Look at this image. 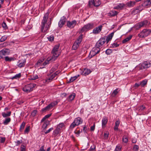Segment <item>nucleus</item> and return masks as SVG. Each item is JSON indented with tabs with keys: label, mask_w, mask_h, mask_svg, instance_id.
<instances>
[{
	"label": "nucleus",
	"mask_w": 151,
	"mask_h": 151,
	"mask_svg": "<svg viewBox=\"0 0 151 151\" xmlns=\"http://www.w3.org/2000/svg\"><path fill=\"white\" fill-rule=\"evenodd\" d=\"M49 13L47 12L44 15L43 19L42 21L41 25V31L43 32H45L50 27L51 24V18H50V20L47 23V20L48 18Z\"/></svg>",
	"instance_id": "obj_1"
},
{
	"label": "nucleus",
	"mask_w": 151,
	"mask_h": 151,
	"mask_svg": "<svg viewBox=\"0 0 151 151\" xmlns=\"http://www.w3.org/2000/svg\"><path fill=\"white\" fill-rule=\"evenodd\" d=\"M94 27V24L92 22L88 23L85 25L81 28V32H86L89 30L92 29Z\"/></svg>",
	"instance_id": "obj_2"
},
{
	"label": "nucleus",
	"mask_w": 151,
	"mask_h": 151,
	"mask_svg": "<svg viewBox=\"0 0 151 151\" xmlns=\"http://www.w3.org/2000/svg\"><path fill=\"white\" fill-rule=\"evenodd\" d=\"M100 48L98 46H96L93 47L90 51L88 58L91 59L93 57L95 56L97 54H98L100 52Z\"/></svg>",
	"instance_id": "obj_3"
},
{
	"label": "nucleus",
	"mask_w": 151,
	"mask_h": 151,
	"mask_svg": "<svg viewBox=\"0 0 151 151\" xmlns=\"http://www.w3.org/2000/svg\"><path fill=\"white\" fill-rule=\"evenodd\" d=\"M35 84L33 83H30L25 85L22 89L23 90L27 93H29L33 90V88L35 86Z\"/></svg>",
	"instance_id": "obj_4"
},
{
	"label": "nucleus",
	"mask_w": 151,
	"mask_h": 151,
	"mask_svg": "<svg viewBox=\"0 0 151 151\" xmlns=\"http://www.w3.org/2000/svg\"><path fill=\"white\" fill-rule=\"evenodd\" d=\"M151 32V29H145L138 34V36L139 37H145L149 35Z\"/></svg>",
	"instance_id": "obj_5"
},
{
	"label": "nucleus",
	"mask_w": 151,
	"mask_h": 151,
	"mask_svg": "<svg viewBox=\"0 0 151 151\" xmlns=\"http://www.w3.org/2000/svg\"><path fill=\"white\" fill-rule=\"evenodd\" d=\"M149 24V22L147 20H145L138 23L136 25V28L137 29H139L142 27H146Z\"/></svg>",
	"instance_id": "obj_6"
},
{
	"label": "nucleus",
	"mask_w": 151,
	"mask_h": 151,
	"mask_svg": "<svg viewBox=\"0 0 151 151\" xmlns=\"http://www.w3.org/2000/svg\"><path fill=\"white\" fill-rule=\"evenodd\" d=\"M106 42V41L104 37H101L96 43V46L100 47L104 45Z\"/></svg>",
	"instance_id": "obj_7"
},
{
	"label": "nucleus",
	"mask_w": 151,
	"mask_h": 151,
	"mask_svg": "<svg viewBox=\"0 0 151 151\" xmlns=\"http://www.w3.org/2000/svg\"><path fill=\"white\" fill-rule=\"evenodd\" d=\"M76 24V22L75 20H73L72 22L68 21L67 23V26L69 28H73L75 26Z\"/></svg>",
	"instance_id": "obj_8"
},
{
	"label": "nucleus",
	"mask_w": 151,
	"mask_h": 151,
	"mask_svg": "<svg viewBox=\"0 0 151 151\" xmlns=\"http://www.w3.org/2000/svg\"><path fill=\"white\" fill-rule=\"evenodd\" d=\"M8 50L7 49H3L0 51V58H3L4 56L8 55L9 54Z\"/></svg>",
	"instance_id": "obj_9"
},
{
	"label": "nucleus",
	"mask_w": 151,
	"mask_h": 151,
	"mask_svg": "<svg viewBox=\"0 0 151 151\" xmlns=\"http://www.w3.org/2000/svg\"><path fill=\"white\" fill-rule=\"evenodd\" d=\"M151 65V64L149 62L145 61L141 64L142 69H146L150 67Z\"/></svg>",
	"instance_id": "obj_10"
},
{
	"label": "nucleus",
	"mask_w": 151,
	"mask_h": 151,
	"mask_svg": "<svg viewBox=\"0 0 151 151\" xmlns=\"http://www.w3.org/2000/svg\"><path fill=\"white\" fill-rule=\"evenodd\" d=\"M102 27V26L101 25L96 27L93 30V33L95 34L99 33L101 31Z\"/></svg>",
	"instance_id": "obj_11"
},
{
	"label": "nucleus",
	"mask_w": 151,
	"mask_h": 151,
	"mask_svg": "<svg viewBox=\"0 0 151 151\" xmlns=\"http://www.w3.org/2000/svg\"><path fill=\"white\" fill-rule=\"evenodd\" d=\"M108 118L106 116H104L102 120V127L103 128L106 127L108 122Z\"/></svg>",
	"instance_id": "obj_12"
},
{
	"label": "nucleus",
	"mask_w": 151,
	"mask_h": 151,
	"mask_svg": "<svg viewBox=\"0 0 151 151\" xmlns=\"http://www.w3.org/2000/svg\"><path fill=\"white\" fill-rule=\"evenodd\" d=\"M73 122L75 123L77 126L81 124L83 122V120L80 117H78L74 119Z\"/></svg>",
	"instance_id": "obj_13"
},
{
	"label": "nucleus",
	"mask_w": 151,
	"mask_h": 151,
	"mask_svg": "<svg viewBox=\"0 0 151 151\" xmlns=\"http://www.w3.org/2000/svg\"><path fill=\"white\" fill-rule=\"evenodd\" d=\"M66 19L64 17H63L61 18L60 20L58 22L59 27H61L65 24Z\"/></svg>",
	"instance_id": "obj_14"
},
{
	"label": "nucleus",
	"mask_w": 151,
	"mask_h": 151,
	"mask_svg": "<svg viewBox=\"0 0 151 151\" xmlns=\"http://www.w3.org/2000/svg\"><path fill=\"white\" fill-rule=\"evenodd\" d=\"M126 6V4L122 3L118 4L116 6L114 7V9H122L124 7Z\"/></svg>",
	"instance_id": "obj_15"
},
{
	"label": "nucleus",
	"mask_w": 151,
	"mask_h": 151,
	"mask_svg": "<svg viewBox=\"0 0 151 151\" xmlns=\"http://www.w3.org/2000/svg\"><path fill=\"white\" fill-rule=\"evenodd\" d=\"M135 4V2L134 1H130L126 3V6L128 7H132L134 6Z\"/></svg>",
	"instance_id": "obj_16"
},
{
	"label": "nucleus",
	"mask_w": 151,
	"mask_h": 151,
	"mask_svg": "<svg viewBox=\"0 0 151 151\" xmlns=\"http://www.w3.org/2000/svg\"><path fill=\"white\" fill-rule=\"evenodd\" d=\"M59 47V45H55L54 47H53L52 49V51L51 53L52 54H59V53L58 52V51Z\"/></svg>",
	"instance_id": "obj_17"
},
{
	"label": "nucleus",
	"mask_w": 151,
	"mask_h": 151,
	"mask_svg": "<svg viewBox=\"0 0 151 151\" xmlns=\"http://www.w3.org/2000/svg\"><path fill=\"white\" fill-rule=\"evenodd\" d=\"M91 72V70L85 68L81 73V74L84 76H86L89 74Z\"/></svg>",
	"instance_id": "obj_18"
},
{
	"label": "nucleus",
	"mask_w": 151,
	"mask_h": 151,
	"mask_svg": "<svg viewBox=\"0 0 151 151\" xmlns=\"http://www.w3.org/2000/svg\"><path fill=\"white\" fill-rule=\"evenodd\" d=\"M52 54V55L50 57H49L52 61L55 60L60 55V54L55 53Z\"/></svg>",
	"instance_id": "obj_19"
},
{
	"label": "nucleus",
	"mask_w": 151,
	"mask_h": 151,
	"mask_svg": "<svg viewBox=\"0 0 151 151\" xmlns=\"http://www.w3.org/2000/svg\"><path fill=\"white\" fill-rule=\"evenodd\" d=\"M114 34V32H112L109 34L107 37L106 39V43H107L110 41L113 37Z\"/></svg>",
	"instance_id": "obj_20"
},
{
	"label": "nucleus",
	"mask_w": 151,
	"mask_h": 151,
	"mask_svg": "<svg viewBox=\"0 0 151 151\" xmlns=\"http://www.w3.org/2000/svg\"><path fill=\"white\" fill-rule=\"evenodd\" d=\"M79 76V75H78L76 76L71 77V78H70L69 81H68V83H70L71 82H73L74 81L76 80Z\"/></svg>",
	"instance_id": "obj_21"
},
{
	"label": "nucleus",
	"mask_w": 151,
	"mask_h": 151,
	"mask_svg": "<svg viewBox=\"0 0 151 151\" xmlns=\"http://www.w3.org/2000/svg\"><path fill=\"white\" fill-rule=\"evenodd\" d=\"M76 94L74 93H73L70 94L68 96V99L69 101H72L73 100L76 96Z\"/></svg>",
	"instance_id": "obj_22"
},
{
	"label": "nucleus",
	"mask_w": 151,
	"mask_h": 151,
	"mask_svg": "<svg viewBox=\"0 0 151 151\" xmlns=\"http://www.w3.org/2000/svg\"><path fill=\"white\" fill-rule=\"evenodd\" d=\"M25 60H23V61H22L21 60H19L18 63H19L18 66L20 68L24 67L25 64Z\"/></svg>",
	"instance_id": "obj_23"
},
{
	"label": "nucleus",
	"mask_w": 151,
	"mask_h": 151,
	"mask_svg": "<svg viewBox=\"0 0 151 151\" xmlns=\"http://www.w3.org/2000/svg\"><path fill=\"white\" fill-rule=\"evenodd\" d=\"M57 75L56 73H54L49 78L47 79L46 81L48 82H50Z\"/></svg>",
	"instance_id": "obj_24"
},
{
	"label": "nucleus",
	"mask_w": 151,
	"mask_h": 151,
	"mask_svg": "<svg viewBox=\"0 0 151 151\" xmlns=\"http://www.w3.org/2000/svg\"><path fill=\"white\" fill-rule=\"evenodd\" d=\"M11 113V112L8 111L6 113H5L4 112H3L2 113V115L3 117L6 118L8 116H10Z\"/></svg>",
	"instance_id": "obj_25"
},
{
	"label": "nucleus",
	"mask_w": 151,
	"mask_h": 151,
	"mask_svg": "<svg viewBox=\"0 0 151 151\" xmlns=\"http://www.w3.org/2000/svg\"><path fill=\"white\" fill-rule=\"evenodd\" d=\"M118 14L117 11L114 10L110 11L109 13V16L111 17H114L116 15Z\"/></svg>",
	"instance_id": "obj_26"
},
{
	"label": "nucleus",
	"mask_w": 151,
	"mask_h": 151,
	"mask_svg": "<svg viewBox=\"0 0 151 151\" xmlns=\"http://www.w3.org/2000/svg\"><path fill=\"white\" fill-rule=\"evenodd\" d=\"M61 131L57 128L53 132L52 135L55 137L56 136L60 133Z\"/></svg>",
	"instance_id": "obj_27"
},
{
	"label": "nucleus",
	"mask_w": 151,
	"mask_h": 151,
	"mask_svg": "<svg viewBox=\"0 0 151 151\" xmlns=\"http://www.w3.org/2000/svg\"><path fill=\"white\" fill-rule=\"evenodd\" d=\"M89 5L93 4L95 6H98L100 5V3L99 2L98 4H96V1H94L93 0V1L91 0V1H89Z\"/></svg>",
	"instance_id": "obj_28"
},
{
	"label": "nucleus",
	"mask_w": 151,
	"mask_h": 151,
	"mask_svg": "<svg viewBox=\"0 0 151 151\" xmlns=\"http://www.w3.org/2000/svg\"><path fill=\"white\" fill-rule=\"evenodd\" d=\"M78 42H75L72 46V49L74 50H76L79 46L80 44Z\"/></svg>",
	"instance_id": "obj_29"
},
{
	"label": "nucleus",
	"mask_w": 151,
	"mask_h": 151,
	"mask_svg": "<svg viewBox=\"0 0 151 151\" xmlns=\"http://www.w3.org/2000/svg\"><path fill=\"white\" fill-rule=\"evenodd\" d=\"M11 119L9 117H8L5 119L3 124L5 125H7L11 121Z\"/></svg>",
	"instance_id": "obj_30"
},
{
	"label": "nucleus",
	"mask_w": 151,
	"mask_h": 151,
	"mask_svg": "<svg viewBox=\"0 0 151 151\" xmlns=\"http://www.w3.org/2000/svg\"><path fill=\"white\" fill-rule=\"evenodd\" d=\"M132 37V35H130L128 37H127L126 38L124 39L123 40V41H122V42L123 43H125L129 41L131 39V38Z\"/></svg>",
	"instance_id": "obj_31"
},
{
	"label": "nucleus",
	"mask_w": 151,
	"mask_h": 151,
	"mask_svg": "<svg viewBox=\"0 0 151 151\" xmlns=\"http://www.w3.org/2000/svg\"><path fill=\"white\" fill-rule=\"evenodd\" d=\"M128 141V137L127 135H124L122 138V142L124 143H127Z\"/></svg>",
	"instance_id": "obj_32"
},
{
	"label": "nucleus",
	"mask_w": 151,
	"mask_h": 151,
	"mask_svg": "<svg viewBox=\"0 0 151 151\" xmlns=\"http://www.w3.org/2000/svg\"><path fill=\"white\" fill-rule=\"evenodd\" d=\"M82 35H80L78 37L77 40L75 41L77 42H78V44H80L82 40Z\"/></svg>",
	"instance_id": "obj_33"
},
{
	"label": "nucleus",
	"mask_w": 151,
	"mask_h": 151,
	"mask_svg": "<svg viewBox=\"0 0 151 151\" xmlns=\"http://www.w3.org/2000/svg\"><path fill=\"white\" fill-rule=\"evenodd\" d=\"M64 126V124L63 123H60L57 125V128L61 131V129Z\"/></svg>",
	"instance_id": "obj_34"
},
{
	"label": "nucleus",
	"mask_w": 151,
	"mask_h": 151,
	"mask_svg": "<svg viewBox=\"0 0 151 151\" xmlns=\"http://www.w3.org/2000/svg\"><path fill=\"white\" fill-rule=\"evenodd\" d=\"M5 60L6 61L10 62L12 60H14V59L12 57L9 58L8 56L5 57Z\"/></svg>",
	"instance_id": "obj_35"
},
{
	"label": "nucleus",
	"mask_w": 151,
	"mask_h": 151,
	"mask_svg": "<svg viewBox=\"0 0 151 151\" xmlns=\"http://www.w3.org/2000/svg\"><path fill=\"white\" fill-rule=\"evenodd\" d=\"M25 123L24 122H23L22 123L20 126V128L19 129L20 131L21 132L23 130L25 125Z\"/></svg>",
	"instance_id": "obj_36"
},
{
	"label": "nucleus",
	"mask_w": 151,
	"mask_h": 151,
	"mask_svg": "<svg viewBox=\"0 0 151 151\" xmlns=\"http://www.w3.org/2000/svg\"><path fill=\"white\" fill-rule=\"evenodd\" d=\"M37 109L34 110L31 113V116L32 117H35V116L36 114L37 113Z\"/></svg>",
	"instance_id": "obj_37"
},
{
	"label": "nucleus",
	"mask_w": 151,
	"mask_h": 151,
	"mask_svg": "<svg viewBox=\"0 0 151 151\" xmlns=\"http://www.w3.org/2000/svg\"><path fill=\"white\" fill-rule=\"evenodd\" d=\"M147 83V81L146 80H144L142 81V82H140V85L142 87H143L145 85H146Z\"/></svg>",
	"instance_id": "obj_38"
},
{
	"label": "nucleus",
	"mask_w": 151,
	"mask_h": 151,
	"mask_svg": "<svg viewBox=\"0 0 151 151\" xmlns=\"http://www.w3.org/2000/svg\"><path fill=\"white\" fill-rule=\"evenodd\" d=\"M118 93V89H116L111 94V96L112 97H114Z\"/></svg>",
	"instance_id": "obj_39"
},
{
	"label": "nucleus",
	"mask_w": 151,
	"mask_h": 151,
	"mask_svg": "<svg viewBox=\"0 0 151 151\" xmlns=\"http://www.w3.org/2000/svg\"><path fill=\"white\" fill-rule=\"evenodd\" d=\"M96 146L94 145H92L89 149V151H96Z\"/></svg>",
	"instance_id": "obj_40"
},
{
	"label": "nucleus",
	"mask_w": 151,
	"mask_h": 151,
	"mask_svg": "<svg viewBox=\"0 0 151 151\" xmlns=\"http://www.w3.org/2000/svg\"><path fill=\"white\" fill-rule=\"evenodd\" d=\"M21 76V74L20 73H19L15 75L11 79H17L18 78H20Z\"/></svg>",
	"instance_id": "obj_41"
},
{
	"label": "nucleus",
	"mask_w": 151,
	"mask_h": 151,
	"mask_svg": "<svg viewBox=\"0 0 151 151\" xmlns=\"http://www.w3.org/2000/svg\"><path fill=\"white\" fill-rule=\"evenodd\" d=\"M54 36L52 35H51L47 37L48 40L51 42L54 40Z\"/></svg>",
	"instance_id": "obj_42"
},
{
	"label": "nucleus",
	"mask_w": 151,
	"mask_h": 151,
	"mask_svg": "<svg viewBox=\"0 0 151 151\" xmlns=\"http://www.w3.org/2000/svg\"><path fill=\"white\" fill-rule=\"evenodd\" d=\"M139 13L138 9L136 8L134 9L132 12V14L133 15H135L138 13Z\"/></svg>",
	"instance_id": "obj_43"
},
{
	"label": "nucleus",
	"mask_w": 151,
	"mask_h": 151,
	"mask_svg": "<svg viewBox=\"0 0 151 151\" xmlns=\"http://www.w3.org/2000/svg\"><path fill=\"white\" fill-rule=\"evenodd\" d=\"M145 108V106L143 105H142L139 107L138 109L139 111L141 112L144 110Z\"/></svg>",
	"instance_id": "obj_44"
},
{
	"label": "nucleus",
	"mask_w": 151,
	"mask_h": 151,
	"mask_svg": "<svg viewBox=\"0 0 151 151\" xmlns=\"http://www.w3.org/2000/svg\"><path fill=\"white\" fill-rule=\"evenodd\" d=\"M76 126H77V125L75 123H74V122H73L70 124V129H73Z\"/></svg>",
	"instance_id": "obj_45"
},
{
	"label": "nucleus",
	"mask_w": 151,
	"mask_h": 151,
	"mask_svg": "<svg viewBox=\"0 0 151 151\" xmlns=\"http://www.w3.org/2000/svg\"><path fill=\"white\" fill-rule=\"evenodd\" d=\"M38 78V76L37 75H35L32 76L30 78V79L31 80H35L37 79Z\"/></svg>",
	"instance_id": "obj_46"
},
{
	"label": "nucleus",
	"mask_w": 151,
	"mask_h": 151,
	"mask_svg": "<svg viewBox=\"0 0 151 151\" xmlns=\"http://www.w3.org/2000/svg\"><path fill=\"white\" fill-rule=\"evenodd\" d=\"M122 147L121 145H117L116 148L115 149V151H120L121 148H122Z\"/></svg>",
	"instance_id": "obj_47"
},
{
	"label": "nucleus",
	"mask_w": 151,
	"mask_h": 151,
	"mask_svg": "<svg viewBox=\"0 0 151 151\" xmlns=\"http://www.w3.org/2000/svg\"><path fill=\"white\" fill-rule=\"evenodd\" d=\"M112 52V50L109 49H107L105 51L106 53L108 55H110Z\"/></svg>",
	"instance_id": "obj_48"
},
{
	"label": "nucleus",
	"mask_w": 151,
	"mask_h": 151,
	"mask_svg": "<svg viewBox=\"0 0 151 151\" xmlns=\"http://www.w3.org/2000/svg\"><path fill=\"white\" fill-rule=\"evenodd\" d=\"M50 61H51L50 59L49 58H47V60H46L43 63V65L45 66L47 64H48L49 63V62Z\"/></svg>",
	"instance_id": "obj_49"
},
{
	"label": "nucleus",
	"mask_w": 151,
	"mask_h": 151,
	"mask_svg": "<svg viewBox=\"0 0 151 151\" xmlns=\"http://www.w3.org/2000/svg\"><path fill=\"white\" fill-rule=\"evenodd\" d=\"M140 85V83H136L133 86V88H134V89H136L138 88Z\"/></svg>",
	"instance_id": "obj_50"
},
{
	"label": "nucleus",
	"mask_w": 151,
	"mask_h": 151,
	"mask_svg": "<svg viewBox=\"0 0 151 151\" xmlns=\"http://www.w3.org/2000/svg\"><path fill=\"white\" fill-rule=\"evenodd\" d=\"M7 37L6 35H4L2 36L0 39V41L1 42H3L5 41L7 39Z\"/></svg>",
	"instance_id": "obj_51"
},
{
	"label": "nucleus",
	"mask_w": 151,
	"mask_h": 151,
	"mask_svg": "<svg viewBox=\"0 0 151 151\" xmlns=\"http://www.w3.org/2000/svg\"><path fill=\"white\" fill-rule=\"evenodd\" d=\"M30 130V127L29 126L27 127H26L25 129V130L24 131V134H28L29 132V131Z\"/></svg>",
	"instance_id": "obj_52"
},
{
	"label": "nucleus",
	"mask_w": 151,
	"mask_h": 151,
	"mask_svg": "<svg viewBox=\"0 0 151 151\" xmlns=\"http://www.w3.org/2000/svg\"><path fill=\"white\" fill-rule=\"evenodd\" d=\"M119 46V44L117 43H114L111 45V47L112 48H115L118 47Z\"/></svg>",
	"instance_id": "obj_53"
},
{
	"label": "nucleus",
	"mask_w": 151,
	"mask_h": 151,
	"mask_svg": "<svg viewBox=\"0 0 151 151\" xmlns=\"http://www.w3.org/2000/svg\"><path fill=\"white\" fill-rule=\"evenodd\" d=\"M26 150L25 146L23 145H22L20 148V151H26Z\"/></svg>",
	"instance_id": "obj_54"
},
{
	"label": "nucleus",
	"mask_w": 151,
	"mask_h": 151,
	"mask_svg": "<svg viewBox=\"0 0 151 151\" xmlns=\"http://www.w3.org/2000/svg\"><path fill=\"white\" fill-rule=\"evenodd\" d=\"M22 140H17V141L15 142L16 146H18L20 145L22 143Z\"/></svg>",
	"instance_id": "obj_55"
},
{
	"label": "nucleus",
	"mask_w": 151,
	"mask_h": 151,
	"mask_svg": "<svg viewBox=\"0 0 151 151\" xmlns=\"http://www.w3.org/2000/svg\"><path fill=\"white\" fill-rule=\"evenodd\" d=\"M2 27L6 29L8 28L7 27L6 23L4 22H3L2 24Z\"/></svg>",
	"instance_id": "obj_56"
},
{
	"label": "nucleus",
	"mask_w": 151,
	"mask_h": 151,
	"mask_svg": "<svg viewBox=\"0 0 151 151\" xmlns=\"http://www.w3.org/2000/svg\"><path fill=\"white\" fill-rule=\"evenodd\" d=\"M136 8L137 9H138V11H139V12H141L143 9L142 6L140 5L139 6L137 7Z\"/></svg>",
	"instance_id": "obj_57"
},
{
	"label": "nucleus",
	"mask_w": 151,
	"mask_h": 151,
	"mask_svg": "<svg viewBox=\"0 0 151 151\" xmlns=\"http://www.w3.org/2000/svg\"><path fill=\"white\" fill-rule=\"evenodd\" d=\"M53 104L51 103L50 104H49L47 106L48 109L49 110L50 109H52L53 107Z\"/></svg>",
	"instance_id": "obj_58"
},
{
	"label": "nucleus",
	"mask_w": 151,
	"mask_h": 151,
	"mask_svg": "<svg viewBox=\"0 0 151 151\" xmlns=\"http://www.w3.org/2000/svg\"><path fill=\"white\" fill-rule=\"evenodd\" d=\"M53 127H51L48 130L46 131V132H45V134H47L48 133H49L51 131L53 130Z\"/></svg>",
	"instance_id": "obj_59"
},
{
	"label": "nucleus",
	"mask_w": 151,
	"mask_h": 151,
	"mask_svg": "<svg viewBox=\"0 0 151 151\" xmlns=\"http://www.w3.org/2000/svg\"><path fill=\"white\" fill-rule=\"evenodd\" d=\"M49 110L48 109L47 106L46 107L42 109V111L43 112H45Z\"/></svg>",
	"instance_id": "obj_60"
},
{
	"label": "nucleus",
	"mask_w": 151,
	"mask_h": 151,
	"mask_svg": "<svg viewBox=\"0 0 151 151\" xmlns=\"http://www.w3.org/2000/svg\"><path fill=\"white\" fill-rule=\"evenodd\" d=\"M44 146L43 145L40 147L39 150H37L36 151H45V150L44 149Z\"/></svg>",
	"instance_id": "obj_61"
},
{
	"label": "nucleus",
	"mask_w": 151,
	"mask_h": 151,
	"mask_svg": "<svg viewBox=\"0 0 151 151\" xmlns=\"http://www.w3.org/2000/svg\"><path fill=\"white\" fill-rule=\"evenodd\" d=\"M109 133L108 132L104 133V136L105 138L107 139L109 137Z\"/></svg>",
	"instance_id": "obj_62"
},
{
	"label": "nucleus",
	"mask_w": 151,
	"mask_h": 151,
	"mask_svg": "<svg viewBox=\"0 0 151 151\" xmlns=\"http://www.w3.org/2000/svg\"><path fill=\"white\" fill-rule=\"evenodd\" d=\"M120 121L119 120L116 121L115 122V125L116 126H119L120 124Z\"/></svg>",
	"instance_id": "obj_63"
},
{
	"label": "nucleus",
	"mask_w": 151,
	"mask_h": 151,
	"mask_svg": "<svg viewBox=\"0 0 151 151\" xmlns=\"http://www.w3.org/2000/svg\"><path fill=\"white\" fill-rule=\"evenodd\" d=\"M48 124L46 122H45L44 124L42 125V127L44 128V129H45L47 128Z\"/></svg>",
	"instance_id": "obj_64"
}]
</instances>
